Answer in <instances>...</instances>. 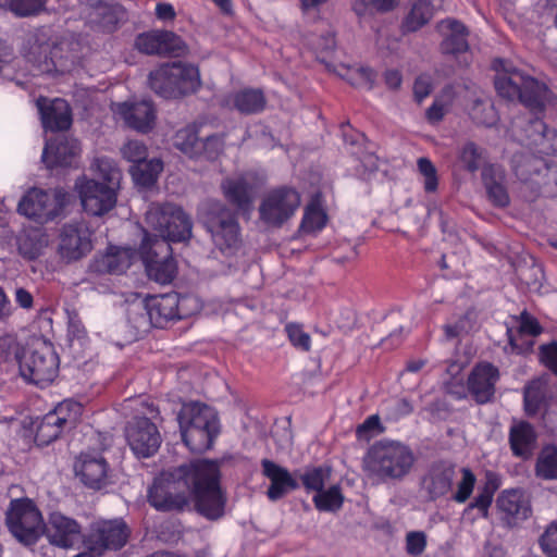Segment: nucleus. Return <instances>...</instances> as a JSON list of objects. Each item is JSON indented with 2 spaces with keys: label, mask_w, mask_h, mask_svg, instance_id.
I'll return each mask as SVG.
<instances>
[{
  "label": "nucleus",
  "mask_w": 557,
  "mask_h": 557,
  "mask_svg": "<svg viewBox=\"0 0 557 557\" xmlns=\"http://www.w3.org/2000/svg\"><path fill=\"white\" fill-rule=\"evenodd\" d=\"M535 474L543 480L557 479V447L544 446L536 459Z\"/></svg>",
  "instance_id": "42"
},
{
  "label": "nucleus",
  "mask_w": 557,
  "mask_h": 557,
  "mask_svg": "<svg viewBox=\"0 0 557 557\" xmlns=\"http://www.w3.org/2000/svg\"><path fill=\"white\" fill-rule=\"evenodd\" d=\"M451 103V90L446 89L443 95L436 98L426 111V119L430 123L440 122L447 113Z\"/></svg>",
  "instance_id": "53"
},
{
  "label": "nucleus",
  "mask_w": 557,
  "mask_h": 557,
  "mask_svg": "<svg viewBox=\"0 0 557 557\" xmlns=\"http://www.w3.org/2000/svg\"><path fill=\"white\" fill-rule=\"evenodd\" d=\"M540 545L548 557H557V522L547 528L540 540Z\"/></svg>",
  "instance_id": "60"
},
{
  "label": "nucleus",
  "mask_w": 557,
  "mask_h": 557,
  "mask_svg": "<svg viewBox=\"0 0 557 557\" xmlns=\"http://www.w3.org/2000/svg\"><path fill=\"white\" fill-rule=\"evenodd\" d=\"M127 444L137 458H149L160 448L162 438L154 423L146 417H135L125 428Z\"/></svg>",
  "instance_id": "17"
},
{
  "label": "nucleus",
  "mask_w": 557,
  "mask_h": 557,
  "mask_svg": "<svg viewBox=\"0 0 557 557\" xmlns=\"http://www.w3.org/2000/svg\"><path fill=\"white\" fill-rule=\"evenodd\" d=\"M46 0H7L9 9L16 15L27 16L37 13Z\"/></svg>",
  "instance_id": "55"
},
{
  "label": "nucleus",
  "mask_w": 557,
  "mask_h": 557,
  "mask_svg": "<svg viewBox=\"0 0 557 557\" xmlns=\"http://www.w3.org/2000/svg\"><path fill=\"white\" fill-rule=\"evenodd\" d=\"M547 382L544 379H536L530 382L524 388V409L528 416H537L547 407Z\"/></svg>",
  "instance_id": "36"
},
{
  "label": "nucleus",
  "mask_w": 557,
  "mask_h": 557,
  "mask_svg": "<svg viewBox=\"0 0 557 557\" xmlns=\"http://www.w3.org/2000/svg\"><path fill=\"white\" fill-rule=\"evenodd\" d=\"M138 258L139 253L132 248L109 246L103 253L94 258L90 270L98 274H121Z\"/></svg>",
  "instance_id": "25"
},
{
  "label": "nucleus",
  "mask_w": 557,
  "mask_h": 557,
  "mask_svg": "<svg viewBox=\"0 0 557 557\" xmlns=\"http://www.w3.org/2000/svg\"><path fill=\"white\" fill-rule=\"evenodd\" d=\"M201 157L208 160H214L222 152L224 144L219 135H212L201 139Z\"/></svg>",
  "instance_id": "59"
},
{
  "label": "nucleus",
  "mask_w": 557,
  "mask_h": 557,
  "mask_svg": "<svg viewBox=\"0 0 557 557\" xmlns=\"http://www.w3.org/2000/svg\"><path fill=\"white\" fill-rule=\"evenodd\" d=\"M75 190L83 209L90 215L101 216L116 205L117 193L114 186H107L85 175L75 181Z\"/></svg>",
  "instance_id": "14"
},
{
  "label": "nucleus",
  "mask_w": 557,
  "mask_h": 557,
  "mask_svg": "<svg viewBox=\"0 0 557 557\" xmlns=\"http://www.w3.org/2000/svg\"><path fill=\"white\" fill-rule=\"evenodd\" d=\"M63 188L45 190L30 188L18 202V212L37 223L45 224L60 218L70 202Z\"/></svg>",
  "instance_id": "10"
},
{
  "label": "nucleus",
  "mask_w": 557,
  "mask_h": 557,
  "mask_svg": "<svg viewBox=\"0 0 557 557\" xmlns=\"http://www.w3.org/2000/svg\"><path fill=\"white\" fill-rule=\"evenodd\" d=\"M178 319L188 318L201 309V302L198 297L193 295H184L180 296V306H178Z\"/></svg>",
  "instance_id": "61"
},
{
  "label": "nucleus",
  "mask_w": 557,
  "mask_h": 557,
  "mask_svg": "<svg viewBox=\"0 0 557 557\" xmlns=\"http://www.w3.org/2000/svg\"><path fill=\"white\" fill-rule=\"evenodd\" d=\"M20 373L24 380L45 386L59 371V358L51 343L37 338L16 354Z\"/></svg>",
  "instance_id": "7"
},
{
  "label": "nucleus",
  "mask_w": 557,
  "mask_h": 557,
  "mask_svg": "<svg viewBox=\"0 0 557 557\" xmlns=\"http://www.w3.org/2000/svg\"><path fill=\"white\" fill-rule=\"evenodd\" d=\"M150 87L164 98L196 91L200 86L198 67L183 62L165 63L150 73Z\"/></svg>",
  "instance_id": "8"
},
{
  "label": "nucleus",
  "mask_w": 557,
  "mask_h": 557,
  "mask_svg": "<svg viewBox=\"0 0 557 557\" xmlns=\"http://www.w3.org/2000/svg\"><path fill=\"white\" fill-rule=\"evenodd\" d=\"M434 10L429 0H418L404 21L407 32H416L425 25L433 16Z\"/></svg>",
  "instance_id": "43"
},
{
  "label": "nucleus",
  "mask_w": 557,
  "mask_h": 557,
  "mask_svg": "<svg viewBox=\"0 0 557 557\" xmlns=\"http://www.w3.org/2000/svg\"><path fill=\"white\" fill-rule=\"evenodd\" d=\"M482 178L486 188L488 198L499 207L509 203V196L504 185L505 173L498 165H486L482 172Z\"/></svg>",
  "instance_id": "33"
},
{
  "label": "nucleus",
  "mask_w": 557,
  "mask_h": 557,
  "mask_svg": "<svg viewBox=\"0 0 557 557\" xmlns=\"http://www.w3.org/2000/svg\"><path fill=\"white\" fill-rule=\"evenodd\" d=\"M61 50L62 45L50 48L48 44H35L25 53V58L33 63L38 74H64L74 69L75 58L59 55Z\"/></svg>",
  "instance_id": "19"
},
{
  "label": "nucleus",
  "mask_w": 557,
  "mask_h": 557,
  "mask_svg": "<svg viewBox=\"0 0 557 557\" xmlns=\"http://www.w3.org/2000/svg\"><path fill=\"white\" fill-rule=\"evenodd\" d=\"M414 461V454L408 445L383 440L369 448L363 459V468L368 476L385 482L404 479L410 473Z\"/></svg>",
  "instance_id": "3"
},
{
  "label": "nucleus",
  "mask_w": 557,
  "mask_h": 557,
  "mask_svg": "<svg viewBox=\"0 0 557 557\" xmlns=\"http://www.w3.org/2000/svg\"><path fill=\"white\" fill-rule=\"evenodd\" d=\"M259 186L260 181L252 172L234 174L221 184L224 197L240 211L251 209Z\"/></svg>",
  "instance_id": "21"
},
{
  "label": "nucleus",
  "mask_w": 557,
  "mask_h": 557,
  "mask_svg": "<svg viewBox=\"0 0 557 557\" xmlns=\"http://www.w3.org/2000/svg\"><path fill=\"white\" fill-rule=\"evenodd\" d=\"M262 468L264 475L271 481L268 490V496L271 500H277L297 487L296 480L287 469L270 460H263Z\"/></svg>",
  "instance_id": "32"
},
{
  "label": "nucleus",
  "mask_w": 557,
  "mask_h": 557,
  "mask_svg": "<svg viewBox=\"0 0 557 557\" xmlns=\"http://www.w3.org/2000/svg\"><path fill=\"white\" fill-rule=\"evenodd\" d=\"M38 111L42 126L46 131H62L72 123L71 111L67 102L60 98L37 100Z\"/></svg>",
  "instance_id": "29"
},
{
  "label": "nucleus",
  "mask_w": 557,
  "mask_h": 557,
  "mask_svg": "<svg viewBox=\"0 0 557 557\" xmlns=\"http://www.w3.org/2000/svg\"><path fill=\"white\" fill-rule=\"evenodd\" d=\"M92 249L91 231L84 221L66 223L62 226L58 252L66 262L79 260Z\"/></svg>",
  "instance_id": "18"
},
{
  "label": "nucleus",
  "mask_w": 557,
  "mask_h": 557,
  "mask_svg": "<svg viewBox=\"0 0 557 557\" xmlns=\"http://www.w3.org/2000/svg\"><path fill=\"white\" fill-rule=\"evenodd\" d=\"M455 479L456 488L451 494V498L458 504H463L470 498L474 491L476 476L469 468H461Z\"/></svg>",
  "instance_id": "44"
},
{
  "label": "nucleus",
  "mask_w": 557,
  "mask_h": 557,
  "mask_svg": "<svg viewBox=\"0 0 557 557\" xmlns=\"http://www.w3.org/2000/svg\"><path fill=\"white\" fill-rule=\"evenodd\" d=\"M515 173L519 178L522 197L532 201L540 195L553 196L555 190L548 188L546 178L552 174L544 160L534 157H524L521 161H513Z\"/></svg>",
  "instance_id": "13"
},
{
  "label": "nucleus",
  "mask_w": 557,
  "mask_h": 557,
  "mask_svg": "<svg viewBox=\"0 0 557 557\" xmlns=\"http://www.w3.org/2000/svg\"><path fill=\"white\" fill-rule=\"evenodd\" d=\"M301 205L299 191L289 186L268 190L259 205V220L267 227L278 228L288 223Z\"/></svg>",
  "instance_id": "11"
},
{
  "label": "nucleus",
  "mask_w": 557,
  "mask_h": 557,
  "mask_svg": "<svg viewBox=\"0 0 557 557\" xmlns=\"http://www.w3.org/2000/svg\"><path fill=\"white\" fill-rule=\"evenodd\" d=\"M418 169L423 176L424 189L428 193L435 191L437 188L438 180L436 169L428 158H420L418 160Z\"/></svg>",
  "instance_id": "56"
},
{
  "label": "nucleus",
  "mask_w": 557,
  "mask_h": 557,
  "mask_svg": "<svg viewBox=\"0 0 557 557\" xmlns=\"http://www.w3.org/2000/svg\"><path fill=\"white\" fill-rule=\"evenodd\" d=\"M522 120H515L512 123V136L523 143L529 140V145L540 147L541 152L545 153H557V132L555 129H548L543 121L535 119L530 121L527 127L523 129L524 136L519 135L517 132L518 127H521Z\"/></svg>",
  "instance_id": "27"
},
{
  "label": "nucleus",
  "mask_w": 557,
  "mask_h": 557,
  "mask_svg": "<svg viewBox=\"0 0 557 557\" xmlns=\"http://www.w3.org/2000/svg\"><path fill=\"white\" fill-rule=\"evenodd\" d=\"M45 534L52 545L62 548H73L83 542L81 525L61 512L50 515L48 524H45Z\"/></svg>",
  "instance_id": "22"
},
{
  "label": "nucleus",
  "mask_w": 557,
  "mask_h": 557,
  "mask_svg": "<svg viewBox=\"0 0 557 557\" xmlns=\"http://www.w3.org/2000/svg\"><path fill=\"white\" fill-rule=\"evenodd\" d=\"M426 545V539L422 532H410L406 537V548L408 554L419 556L423 553Z\"/></svg>",
  "instance_id": "63"
},
{
  "label": "nucleus",
  "mask_w": 557,
  "mask_h": 557,
  "mask_svg": "<svg viewBox=\"0 0 557 557\" xmlns=\"http://www.w3.org/2000/svg\"><path fill=\"white\" fill-rule=\"evenodd\" d=\"M343 494L338 485H332L315 493L313 503L320 511H336L343 505Z\"/></svg>",
  "instance_id": "46"
},
{
  "label": "nucleus",
  "mask_w": 557,
  "mask_h": 557,
  "mask_svg": "<svg viewBox=\"0 0 557 557\" xmlns=\"http://www.w3.org/2000/svg\"><path fill=\"white\" fill-rule=\"evenodd\" d=\"M326 223V214L317 200L311 201L305 209L301 230L305 233H314L322 230Z\"/></svg>",
  "instance_id": "47"
},
{
  "label": "nucleus",
  "mask_w": 557,
  "mask_h": 557,
  "mask_svg": "<svg viewBox=\"0 0 557 557\" xmlns=\"http://www.w3.org/2000/svg\"><path fill=\"white\" fill-rule=\"evenodd\" d=\"M129 536V530L122 519L97 520L92 522L85 540L86 547L95 554L107 549L123 547Z\"/></svg>",
  "instance_id": "16"
},
{
  "label": "nucleus",
  "mask_w": 557,
  "mask_h": 557,
  "mask_svg": "<svg viewBox=\"0 0 557 557\" xmlns=\"http://www.w3.org/2000/svg\"><path fill=\"white\" fill-rule=\"evenodd\" d=\"M160 54L183 55L186 52V45L174 33L161 30Z\"/></svg>",
  "instance_id": "51"
},
{
  "label": "nucleus",
  "mask_w": 557,
  "mask_h": 557,
  "mask_svg": "<svg viewBox=\"0 0 557 557\" xmlns=\"http://www.w3.org/2000/svg\"><path fill=\"white\" fill-rule=\"evenodd\" d=\"M500 511L515 519H525L530 508L520 491H504L497 498Z\"/></svg>",
  "instance_id": "39"
},
{
  "label": "nucleus",
  "mask_w": 557,
  "mask_h": 557,
  "mask_svg": "<svg viewBox=\"0 0 557 557\" xmlns=\"http://www.w3.org/2000/svg\"><path fill=\"white\" fill-rule=\"evenodd\" d=\"M121 153L126 161L135 165L146 160L148 149L143 141L129 139L121 147Z\"/></svg>",
  "instance_id": "52"
},
{
  "label": "nucleus",
  "mask_w": 557,
  "mask_h": 557,
  "mask_svg": "<svg viewBox=\"0 0 557 557\" xmlns=\"http://www.w3.org/2000/svg\"><path fill=\"white\" fill-rule=\"evenodd\" d=\"M540 359L557 374V344L555 342L541 346Z\"/></svg>",
  "instance_id": "64"
},
{
  "label": "nucleus",
  "mask_w": 557,
  "mask_h": 557,
  "mask_svg": "<svg viewBox=\"0 0 557 557\" xmlns=\"http://www.w3.org/2000/svg\"><path fill=\"white\" fill-rule=\"evenodd\" d=\"M76 475L90 487L99 490L108 483L109 466L98 453H83L74 465Z\"/></svg>",
  "instance_id": "26"
},
{
  "label": "nucleus",
  "mask_w": 557,
  "mask_h": 557,
  "mask_svg": "<svg viewBox=\"0 0 557 557\" xmlns=\"http://www.w3.org/2000/svg\"><path fill=\"white\" fill-rule=\"evenodd\" d=\"M498 370L491 363H480L473 368L468 377V388L480 404L490 401L495 394Z\"/></svg>",
  "instance_id": "28"
},
{
  "label": "nucleus",
  "mask_w": 557,
  "mask_h": 557,
  "mask_svg": "<svg viewBox=\"0 0 557 557\" xmlns=\"http://www.w3.org/2000/svg\"><path fill=\"white\" fill-rule=\"evenodd\" d=\"M92 170L103 180L107 186H114L117 190L121 172L115 162L107 157L97 158L92 163Z\"/></svg>",
  "instance_id": "48"
},
{
  "label": "nucleus",
  "mask_w": 557,
  "mask_h": 557,
  "mask_svg": "<svg viewBox=\"0 0 557 557\" xmlns=\"http://www.w3.org/2000/svg\"><path fill=\"white\" fill-rule=\"evenodd\" d=\"M79 152L81 147L76 139L57 135L47 139L41 159L49 169L72 166L76 164Z\"/></svg>",
  "instance_id": "24"
},
{
  "label": "nucleus",
  "mask_w": 557,
  "mask_h": 557,
  "mask_svg": "<svg viewBox=\"0 0 557 557\" xmlns=\"http://www.w3.org/2000/svg\"><path fill=\"white\" fill-rule=\"evenodd\" d=\"M541 333V326L530 314L522 313L519 324L518 335L510 336V345L519 354H525L531 350L534 342L533 337Z\"/></svg>",
  "instance_id": "37"
},
{
  "label": "nucleus",
  "mask_w": 557,
  "mask_h": 557,
  "mask_svg": "<svg viewBox=\"0 0 557 557\" xmlns=\"http://www.w3.org/2000/svg\"><path fill=\"white\" fill-rule=\"evenodd\" d=\"M196 502L198 511L216 519L224 511L220 487V468L213 460L199 459L164 471L149 490V502L159 510L182 509L188 499Z\"/></svg>",
  "instance_id": "1"
},
{
  "label": "nucleus",
  "mask_w": 557,
  "mask_h": 557,
  "mask_svg": "<svg viewBox=\"0 0 557 557\" xmlns=\"http://www.w3.org/2000/svg\"><path fill=\"white\" fill-rule=\"evenodd\" d=\"M162 171L163 162L158 158L139 162L129 170L135 184L144 187L152 186Z\"/></svg>",
  "instance_id": "40"
},
{
  "label": "nucleus",
  "mask_w": 557,
  "mask_h": 557,
  "mask_svg": "<svg viewBox=\"0 0 557 557\" xmlns=\"http://www.w3.org/2000/svg\"><path fill=\"white\" fill-rule=\"evenodd\" d=\"M174 147L190 159L201 157V139L199 138V125L188 124L180 128L173 137Z\"/></svg>",
  "instance_id": "35"
},
{
  "label": "nucleus",
  "mask_w": 557,
  "mask_h": 557,
  "mask_svg": "<svg viewBox=\"0 0 557 557\" xmlns=\"http://www.w3.org/2000/svg\"><path fill=\"white\" fill-rule=\"evenodd\" d=\"M443 37L441 50L444 54L453 55L460 65L469 63L468 40L466 27L455 20H444L437 25Z\"/></svg>",
  "instance_id": "23"
},
{
  "label": "nucleus",
  "mask_w": 557,
  "mask_h": 557,
  "mask_svg": "<svg viewBox=\"0 0 557 557\" xmlns=\"http://www.w3.org/2000/svg\"><path fill=\"white\" fill-rule=\"evenodd\" d=\"M10 533L23 545L35 544L45 534V522L35 504L29 499H14L7 512Z\"/></svg>",
  "instance_id": "12"
},
{
  "label": "nucleus",
  "mask_w": 557,
  "mask_h": 557,
  "mask_svg": "<svg viewBox=\"0 0 557 557\" xmlns=\"http://www.w3.org/2000/svg\"><path fill=\"white\" fill-rule=\"evenodd\" d=\"M146 222L154 233L146 234L139 258L149 277L160 284H168L176 273L175 261L170 256V243L190 238V218L175 205L153 203L147 210Z\"/></svg>",
  "instance_id": "2"
},
{
  "label": "nucleus",
  "mask_w": 557,
  "mask_h": 557,
  "mask_svg": "<svg viewBox=\"0 0 557 557\" xmlns=\"http://www.w3.org/2000/svg\"><path fill=\"white\" fill-rule=\"evenodd\" d=\"M380 432V418L376 414L368 417L356 430L359 440H370Z\"/></svg>",
  "instance_id": "62"
},
{
  "label": "nucleus",
  "mask_w": 557,
  "mask_h": 557,
  "mask_svg": "<svg viewBox=\"0 0 557 557\" xmlns=\"http://www.w3.org/2000/svg\"><path fill=\"white\" fill-rule=\"evenodd\" d=\"M493 67L497 73L495 88L503 98L519 99L530 110L539 111L550 102V92L545 84L524 75L508 61L495 60Z\"/></svg>",
  "instance_id": "4"
},
{
  "label": "nucleus",
  "mask_w": 557,
  "mask_h": 557,
  "mask_svg": "<svg viewBox=\"0 0 557 557\" xmlns=\"http://www.w3.org/2000/svg\"><path fill=\"white\" fill-rule=\"evenodd\" d=\"M223 104L231 109L234 108L240 113L251 114L258 113L263 109L265 99L258 89H244L226 97Z\"/></svg>",
  "instance_id": "34"
},
{
  "label": "nucleus",
  "mask_w": 557,
  "mask_h": 557,
  "mask_svg": "<svg viewBox=\"0 0 557 557\" xmlns=\"http://www.w3.org/2000/svg\"><path fill=\"white\" fill-rule=\"evenodd\" d=\"M285 331L293 346L304 351H308L310 349V336L302 330L300 325L292 323L287 324Z\"/></svg>",
  "instance_id": "57"
},
{
  "label": "nucleus",
  "mask_w": 557,
  "mask_h": 557,
  "mask_svg": "<svg viewBox=\"0 0 557 557\" xmlns=\"http://www.w3.org/2000/svg\"><path fill=\"white\" fill-rule=\"evenodd\" d=\"M161 30L148 32L136 38V48L146 54H160Z\"/></svg>",
  "instance_id": "54"
},
{
  "label": "nucleus",
  "mask_w": 557,
  "mask_h": 557,
  "mask_svg": "<svg viewBox=\"0 0 557 557\" xmlns=\"http://www.w3.org/2000/svg\"><path fill=\"white\" fill-rule=\"evenodd\" d=\"M330 474V469L318 467L307 470L301 479L307 490H312L315 491V493H319V491L323 490Z\"/></svg>",
  "instance_id": "50"
},
{
  "label": "nucleus",
  "mask_w": 557,
  "mask_h": 557,
  "mask_svg": "<svg viewBox=\"0 0 557 557\" xmlns=\"http://www.w3.org/2000/svg\"><path fill=\"white\" fill-rule=\"evenodd\" d=\"M537 435L534 428L525 421L513 420L508 432L512 455L522 460L529 459L536 447Z\"/></svg>",
  "instance_id": "30"
},
{
  "label": "nucleus",
  "mask_w": 557,
  "mask_h": 557,
  "mask_svg": "<svg viewBox=\"0 0 557 557\" xmlns=\"http://www.w3.org/2000/svg\"><path fill=\"white\" fill-rule=\"evenodd\" d=\"M470 116L479 124L491 126L495 124L497 116L494 107L488 100L478 99L470 110Z\"/></svg>",
  "instance_id": "49"
},
{
  "label": "nucleus",
  "mask_w": 557,
  "mask_h": 557,
  "mask_svg": "<svg viewBox=\"0 0 557 557\" xmlns=\"http://www.w3.org/2000/svg\"><path fill=\"white\" fill-rule=\"evenodd\" d=\"M200 218L215 247L225 256L240 247V231L234 212L220 201H208L200 208Z\"/></svg>",
  "instance_id": "6"
},
{
  "label": "nucleus",
  "mask_w": 557,
  "mask_h": 557,
  "mask_svg": "<svg viewBox=\"0 0 557 557\" xmlns=\"http://www.w3.org/2000/svg\"><path fill=\"white\" fill-rule=\"evenodd\" d=\"M112 111L128 127L141 134L149 133L156 125V109L152 102L146 99L114 103Z\"/></svg>",
  "instance_id": "20"
},
{
  "label": "nucleus",
  "mask_w": 557,
  "mask_h": 557,
  "mask_svg": "<svg viewBox=\"0 0 557 557\" xmlns=\"http://www.w3.org/2000/svg\"><path fill=\"white\" fill-rule=\"evenodd\" d=\"M499 487V483L497 478L488 473L486 478V482L483 486L479 488L478 495L469 504L466 511L471 509H478L483 518L488 516V509L493 502V497L497 488Z\"/></svg>",
  "instance_id": "41"
},
{
  "label": "nucleus",
  "mask_w": 557,
  "mask_h": 557,
  "mask_svg": "<svg viewBox=\"0 0 557 557\" xmlns=\"http://www.w3.org/2000/svg\"><path fill=\"white\" fill-rule=\"evenodd\" d=\"M334 72L337 76L358 88L371 89L376 79V73L374 71L361 65L350 66L339 64L334 67Z\"/></svg>",
  "instance_id": "38"
},
{
  "label": "nucleus",
  "mask_w": 557,
  "mask_h": 557,
  "mask_svg": "<svg viewBox=\"0 0 557 557\" xmlns=\"http://www.w3.org/2000/svg\"><path fill=\"white\" fill-rule=\"evenodd\" d=\"M455 476V467L437 463L429 470L428 474L423 478L422 484L430 497L436 499L453 490Z\"/></svg>",
  "instance_id": "31"
},
{
  "label": "nucleus",
  "mask_w": 557,
  "mask_h": 557,
  "mask_svg": "<svg viewBox=\"0 0 557 557\" xmlns=\"http://www.w3.org/2000/svg\"><path fill=\"white\" fill-rule=\"evenodd\" d=\"M48 236L42 233H34L18 238V250L27 259L38 258L48 246Z\"/></svg>",
  "instance_id": "45"
},
{
  "label": "nucleus",
  "mask_w": 557,
  "mask_h": 557,
  "mask_svg": "<svg viewBox=\"0 0 557 557\" xmlns=\"http://www.w3.org/2000/svg\"><path fill=\"white\" fill-rule=\"evenodd\" d=\"M177 421L184 444L194 453L209 449L219 433L215 411L199 403L183 405Z\"/></svg>",
  "instance_id": "5"
},
{
  "label": "nucleus",
  "mask_w": 557,
  "mask_h": 557,
  "mask_svg": "<svg viewBox=\"0 0 557 557\" xmlns=\"http://www.w3.org/2000/svg\"><path fill=\"white\" fill-rule=\"evenodd\" d=\"M79 403L67 399L48 412L37 426L35 441L38 445H48L59 437L64 426L74 425L82 416Z\"/></svg>",
  "instance_id": "15"
},
{
  "label": "nucleus",
  "mask_w": 557,
  "mask_h": 557,
  "mask_svg": "<svg viewBox=\"0 0 557 557\" xmlns=\"http://www.w3.org/2000/svg\"><path fill=\"white\" fill-rule=\"evenodd\" d=\"M180 295L170 293L154 295L134 304L129 309L128 321L138 332H146L151 326L164 327L174 319H178Z\"/></svg>",
  "instance_id": "9"
},
{
  "label": "nucleus",
  "mask_w": 557,
  "mask_h": 557,
  "mask_svg": "<svg viewBox=\"0 0 557 557\" xmlns=\"http://www.w3.org/2000/svg\"><path fill=\"white\" fill-rule=\"evenodd\" d=\"M459 158L463 165L469 171L473 172L480 166V162L482 160V151L473 143H468L460 151Z\"/></svg>",
  "instance_id": "58"
}]
</instances>
